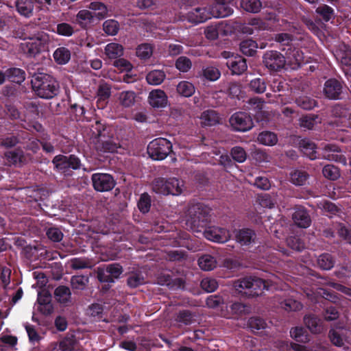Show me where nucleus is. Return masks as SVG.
Returning a JSON list of instances; mask_svg holds the SVG:
<instances>
[{
  "label": "nucleus",
  "instance_id": "obj_1",
  "mask_svg": "<svg viewBox=\"0 0 351 351\" xmlns=\"http://www.w3.org/2000/svg\"><path fill=\"white\" fill-rule=\"evenodd\" d=\"M31 84L34 91L40 98L51 99L59 92V83L53 77L47 73H35L32 76Z\"/></svg>",
  "mask_w": 351,
  "mask_h": 351
},
{
  "label": "nucleus",
  "instance_id": "obj_2",
  "mask_svg": "<svg viewBox=\"0 0 351 351\" xmlns=\"http://www.w3.org/2000/svg\"><path fill=\"white\" fill-rule=\"evenodd\" d=\"M209 213V208L201 203L191 204L186 215V225L191 230L201 232L208 222Z\"/></svg>",
  "mask_w": 351,
  "mask_h": 351
},
{
  "label": "nucleus",
  "instance_id": "obj_3",
  "mask_svg": "<svg viewBox=\"0 0 351 351\" xmlns=\"http://www.w3.org/2000/svg\"><path fill=\"white\" fill-rule=\"evenodd\" d=\"M233 287L239 293H244L250 297L258 296L262 294L264 289H267L265 280L252 276L235 280Z\"/></svg>",
  "mask_w": 351,
  "mask_h": 351
},
{
  "label": "nucleus",
  "instance_id": "obj_4",
  "mask_svg": "<svg viewBox=\"0 0 351 351\" xmlns=\"http://www.w3.org/2000/svg\"><path fill=\"white\" fill-rule=\"evenodd\" d=\"M38 39L29 40L20 45L21 51L29 58H34L45 50L50 39L47 34H41Z\"/></svg>",
  "mask_w": 351,
  "mask_h": 351
},
{
  "label": "nucleus",
  "instance_id": "obj_5",
  "mask_svg": "<svg viewBox=\"0 0 351 351\" xmlns=\"http://www.w3.org/2000/svg\"><path fill=\"white\" fill-rule=\"evenodd\" d=\"M170 141L163 138H158L151 141L147 146V153L154 160H163L171 151Z\"/></svg>",
  "mask_w": 351,
  "mask_h": 351
},
{
  "label": "nucleus",
  "instance_id": "obj_6",
  "mask_svg": "<svg viewBox=\"0 0 351 351\" xmlns=\"http://www.w3.org/2000/svg\"><path fill=\"white\" fill-rule=\"evenodd\" d=\"M263 64L269 71H279L286 64V58L278 51H267L263 56Z\"/></svg>",
  "mask_w": 351,
  "mask_h": 351
},
{
  "label": "nucleus",
  "instance_id": "obj_7",
  "mask_svg": "<svg viewBox=\"0 0 351 351\" xmlns=\"http://www.w3.org/2000/svg\"><path fill=\"white\" fill-rule=\"evenodd\" d=\"M52 162L55 165V168L63 173L69 174L70 169H78L80 168V160L75 155L66 156L63 155L56 156Z\"/></svg>",
  "mask_w": 351,
  "mask_h": 351
},
{
  "label": "nucleus",
  "instance_id": "obj_8",
  "mask_svg": "<svg viewBox=\"0 0 351 351\" xmlns=\"http://www.w3.org/2000/svg\"><path fill=\"white\" fill-rule=\"evenodd\" d=\"M229 123L235 131L246 132L253 127V121L251 116L245 112H237L229 119Z\"/></svg>",
  "mask_w": 351,
  "mask_h": 351
},
{
  "label": "nucleus",
  "instance_id": "obj_9",
  "mask_svg": "<svg viewBox=\"0 0 351 351\" xmlns=\"http://www.w3.org/2000/svg\"><path fill=\"white\" fill-rule=\"evenodd\" d=\"M91 180L94 189L99 192L109 191L116 184L113 177L108 173H94Z\"/></svg>",
  "mask_w": 351,
  "mask_h": 351
},
{
  "label": "nucleus",
  "instance_id": "obj_10",
  "mask_svg": "<svg viewBox=\"0 0 351 351\" xmlns=\"http://www.w3.org/2000/svg\"><path fill=\"white\" fill-rule=\"evenodd\" d=\"M200 233L208 240L217 243H226L230 239L228 230L217 226L205 227Z\"/></svg>",
  "mask_w": 351,
  "mask_h": 351
},
{
  "label": "nucleus",
  "instance_id": "obj_11",
  "mask_svg": "<svg viewBox=\"0 0 351 351\" xmlns=\"http://www.w3.org/2000/svg\"><path fill=\"white\" fill-rule=\"evenodd\" d=\"M236 241L241 246H251L257 243L256 232L250 228L235 230L234 232Z\"/></svg>",
  "mask_w": 351,
  "mask_h": 351
},
{
  "label": "nucleus",
  "instance_id": "obj_12",
  "mask_svg": "<svg viewBox=\"0 0 351 351\" xmlns=\"http://www.w3.org/2000/svg\"><path fill=\"white\" fill-rule=\"evenodd\" d=\"M343 93L341 83L336 79L328 80L324 86V94L329 99H340Z\"/></svg>",
  "mask_w": 351,
  "mask_h": 351
},
{
  "label": "nucleus",
  "instance_id": "obj_13",
  "mask_svg": "<svg viewBox=\"0 0 351 351\" xmlns=\"http://www.w3.org/2000/svg\"><path fill=\"white\" fill-rule=\"evenodd\" d=\"M212 17H213V14L211 5L195 8L188 14L189 21L195 23L204 22Z\"/></svg>",
  "mask_w": 351,
  "mask_h": 351
},
{
  "label": "nucleus",
  "instance_id": "obj_14",
  "mask_svg": "<svg viewBox=\"0 0 351 351\" xmlns=\"http://www.w3.org/2000/svg\"><path fill=\"white\" fill-rule=\"evenodd\" d=\"M292 219L296 226L300 228H306L311 223V217L303 206H297L292 214Z\"/></svg>",
  "mask_w": 351,
  "mask_h": 351
},
{
  "label": "nucleus",
  "instance_id": "obj_15",
  "mask_svg": "<svg viewBox=\"0 0 351 351\" xmlns=\"http://www.w3.org/2000/svg\"><path fill=\"white\" fill-rule=\"evenodd\" d=\"M148 101L153 108H165L168 104V97L164 90L161 89H155L149 93Z\"/></svg>",
  "mask_w": 351,
  "mask_h": 351
},
{
  "label": "nucleus",
  "instance_id": "obj_16",
  "mask_svg": "<svg viewBox=\"0 0 351 351\" xmlns=\"http://www.w3.org/2000/svg\"><path fill=\"white\" fill-rule=\"evenodd\" d=\"M323 158L328 160L346 164V157L340 153L339 147L335 145L328 144L324 146Z\"/></svg>",
  "mask_w": 351,
  "mask_h": 351
},
{
  "label": "nucleus",
  "instance_id": "obj_17",
  "mask_svg": "<svg viewBox=\"0 0 351 351\" xmlns=\"http://www.w3.org/2000/svg\"><path fill=\"white\" fill-rule=\"evenodd\" d=\"M41 34H46L43 31H40L38 29V27L33 23H29L23 26L21 28V32L19 30L16 32V35L20 38H23L24 40H32V39H38V36H40Z\"/></svg>",
  "mask_w": 351,
  "mask_h": 351
},
{
  "label": "nucleus",
  "instance_id": "obj_18",
  "mask_svg": "<svg viewBox=\"0 0 351 351\" xmlns=\"http://www.w3.org/2000/svg\"><path fill=\"white\" fill-rule=\"evenodd\" d=\"M226 65L231 70L233 75H241L247 68L246 60L241 56H235L230 58L226 62Z\"/></svg>",
  "mask_w": 351,
  "mask_h": 351
},
{
  "label": "nucleus",
  "instance_id": "obj_19",
  "mask_svg": "<svg viewBox=\"0 0 351 351\" xmlns=\"http://www.w3.org/2000/svg\"><path fill=\"white\" fill-rule=\"evenodd\" d=\"M127 276V285L132 289L136 288L146 283L144 274L140 269L130 271Z\"/></svg>",
  "mask_w": 351,
  "mask_h": 351
},
{
  "label": "nucleus",
  "instance_id": "obj_20",
  "mask_svg": "<svg viewBox=\"0 0 351 351\" xmlns=\"http://www.w3.org/2000/svg\"><path fill=\"white\" fill-rule=\"evenodd\" d=\"M53 295L56 300L61 304L66 306L71 302V291L66 286L60 285L56 287Z\"/></svg>",
  "mask_w": 351,
  "mask_h": 351
},
{
  "label": "nucleus",
  "instance_id": "obj_21",
  "mask_svg": "<svg viewBox=\"0 0 351 351\" xmlns=\"http://www.w3.org/2000/svg\"><path fill=\"white\" fill-rule=\"evenodd\" d=\"M304 323L308 330L314 334L322 332L324 328L321 320L315 315L308 314L304 317Z\"/></svg>",
  "mask_w": 351,
  "mask_h": 351
},
{
  "label": "nucleus",
  "instance_id": "obj_22",
  "mask_svg": "<svg viewBox=\"0 0 351 351\" xmlns=\"http://www.w3.org/2000/svg\"><path fill=\"white\" fill-rule=\"evenodd\" d=\"M15 8L21 16L29 18L33 15L34 1L33 0H16L15 1Z\"/></svg>",
  "mask_w": 351,
  "mask_h": 351
},
{
  "label": "nucleus",
  "instance_id": "obj_23",
  "mask_svg": "<svg viewBox=\"0 0 351 351\" xmlns=\"http://www.w3.org/2000/svg\"><path fill=\"white\" fill-rule=\"evenodd\" d=\"M335 56L342 65L351 66V49L349 46L345 44L339 45Z\"/></svg>",
  "mask_w": 351,
  "mask_h": 351
},
{
  "label": "nucleus",
  "instance_id": "obj_24",
  "mask_svg": "<svg viewBox=\"0 0 351 351\" xmlns=\"http://www.w3.org/2000/svg\"><path fill=\"white\" fill-rule=\"evenodd\" d=\"M201 123L204 126H213L219 123L221 118L219 114L213 110L204 111L200 117Z\"/></svg>",
  "mask_w": 351,
  "mask_h": 351
},
{
  "label": "nucleus",
  "instance_id": "obj_25",
  "mask_svg": "<svg viewBox=\"0 0 351 351\" xmlns=\"http://www.w3.org/2000/svg\"><path fill=\"white\" fill-rule=\"evenodd\" d=\"M95 19L93 13L87 10H82L76 15V22L82 28H88L91 25Z\"/></svg>",
  "mask_w": 351,
  "mask_h": 351
},
{
  "label": "nucleus",
  "instance_id": "obj_26",
  "mask_svg": "<svg viewBox=\"0 0 351 351\" xmlns=\"http://www.w3.org/2000/svg\"><path fill=\"white\" fill-rule=\"evenodd\" d=\"M299 147L310 159L314 160L317 158L316 145L311 141L306 138L302 139L299 143Z\"/></svg>",
  "mask_w": 351,
  "mask_h": 351
},
{
  "label": "nucleus",
  "instance_id": "obj_27",
  "mask_svg": "<svg viewBox=\"0 0 351 351\" xmlns=\"http://www.w3.org/2000/svg\"><path fill=\"white\" fill-rule=\"evenodd\" d=\"M213 14L214 18H223L230 16L233 10L229 3H215L211 5Z\"/></svg>",
  "mask_w": 351,
  "mask_h": 351
},
{
  "label": "nucleus",
  "instance_id": "obj_28",
  "mask_svg": "<svg viewBox=\"0 0 351 351\" xmlns=\"http://www.w3.org/2000/svg\"><path fill=\"white\" fill-rule=\"evenodd\" d=\"M279 305L287 312L298 311L303 308L302 304L292 297L283 299L279 302Z\"/></svg>",
  "mask_w": 351,
  "mask_h": 351
},
{
  "label": "nucleus",
  "instance_id": "obj_29",
  "mask_svg": "<svg viewBox=\"0 0 351 351\" xmlns=\"http://www.w3.org/2000/svg\"><path fill=\"white\" fill-rule=\"evenodd\" d=\"M247 327L253 332H260L267 327V324L264 319L254 316L248 319Z\"/></svg>",
  "mask_w": 351,
  "mask_h": 351
},
{
  "label": "nucleus",
  "instance_id": "obj_30",
  "mask_svg": "<svg viewBox=\"0 0 351 351\" xmlns=\"http://www.w3.org/2000/svg\"><path fill=\"white\" fill-rule=\"evenodd\" d=\"M6 77L10 82L21 84L25 80V72L19 68H10L6 71Z\"/></svg>",
  "mask_w": 351,
  "mask_h": 351
},
{
  "label": "nucleus",
  "instance_id": "obj_31",
  "mask_svg": "<svg viewBox=\"0 0 351 351\" xmlns=\"http://www.w3.org/2000/svg\"><path fill=\"white\" fill-rule=\"evenodd\" d=\"M198 265L204 271H211L217 267V262L210 254H204L198 258Z\"/></svg>",
  "mask_w": 351,
  "mask_h": 351
},
{
  "label": "nucleus",
  "instance_id": "obj_32",
  "mask_svg": "<svg viewBox=\"0 0 351 351\" xmlns=\"http://www.w3.org/2000/svg\"><path fill=\"white\" fill-rule=\"evenodd\" d=\"M105 54L110 59H117L123 56V47L118 43H109L105 47Z\"/></svg>",
  "mask_w": 351,
  "mask_h": 351
},
{
  "label": "nucleus",
  "instance_id": "obj_33",
  "mask_svg": "<svg viewBox=\"0 0 351 351\" xmlns=\"http://www.w3.org/2000/svg\"><path fill=\"white\" fill-rule=\"evenodd\" d=\"M315 13L324 22H328L335 18V10L326 4H320L316 9Z\"/></svg>",
  "mask_w": 351,
  "mask_h": 351
},
{
  "label": "nucleus",
  "instance_id": "obj_34",
  "mask_svg": "<svg viewBox=\"0 0 351 351\" xmlns=\"http://www.w3.org/2000/svg\"><path fill=\"white\" fill-rule=\"evenodd\" d=\"M177 93L184 97L192 96L195 92L194 85L188 81H181L176 86Z\"/></svg>",
  "mask_w": 351,
  "mask_h": 351
},
{
  "label": "nucleus",
  "instance_id": "obj_35",
  "mask_svg": "<svg viewBox=\"0 0 351 351\" xmlns=\"http://www.w3.org/2000/svg\"><path fill=\"white\" fill-rule=\"evenodd\" d=\"M257 141L264 145L273 146L277 143L278 137L274 132L263 131L258 134Z\"/></svg>",
  "mask_w": 351,
  "mask_h": 351
},
{
  "label": "nucleus",
  "instance_id": "obj_36",
  "mask_svg": "<svg viewBox=\"0 0 351 351\" xmlns=\"http://www.w3.org/2000/svg\"><path fill=\"white\" fill-rule=\"evenodd\" d=\"M168 195H178L182 193L184 182L176 178L167 179Z\"/></svg>",
  "mask_w": 351,
  "mask_h": 351
},
{
  "label": "nucleus",
  "instance_id": "obj_37",
  "mask_svg": "<svg viewBox=\"0 0 351 351\" xmlns=\"http://www.w3.org/2000/svg\"><path fill=\"white\" fill-rule=\"evenodd\" d=\"M166 77L165 72L162 70H154L149 72L146 76L148 84L154 86L162 84Z\"/></svg>",
  "mask_w": 351,
  "mask_h": 351
},
{
  "label": "nucleus",
  "instance_id": "obj_38",
  "mask_svg": "<svg viewBox=\"0 0 351 351\" xmlns=\"http://www.w3.org/2000/svg\"><path fill=\"white\" fill-rule=\"evenodd\" d=\"M317 263L318 266L324 270H330L335 263L333 256L328 253H324L317 258Z\"/></svg>",
  "mask_w": 351,
  "mask_h": 351
},
{
  "label": "nucleus",
  "instance_id": "obj_39",
  "mask_svg": "<svg viewBox=\"0 0 351 351\" xmlns=\"http://www.w3.org/2000/svg\"><path fill=\"white\" fill-rule=\"evenodd\" d=\"M53 58L59 64H65L71 59V51L64 47L58 48L53 53Z\"/></svg>",
  "mask_w": 351,
  "mask_h": 351
},
{
  "label": "nucleus",
  "instance_id": "obj_40",
  "mask_svg": "<svg viewBox=\"0 0 351 351\" xmlns=\"http://www.w3.org/2000/svg\"><path fill=\"white\" fill-rule=\"evenodd\" d=\"M240 5L245 11L250 13H258L262 8L260 0H241Z\"/></svg>",
  "mask_w": 351,
  "mask_h": 351
},
{
  "label": "nucleus",
  "instance_id": "obj_41",
  "mask_svg": "<svg viewBox=\"0 0 351 351\" xmlns=\"http://www.w3.org/2000/svg\"><path fill=\"white\" fill-rule=\"evenodd\" d=\"M88 283V278L84 276H73L71 278V286L75 291L84 290Z\"/></svg>",
  "mask_w": 351,
  "mask_h": 351
},
{
  "label": "nucleus",
  "instance_id": "obj_42",
  "mask_svg": "<svg viewBox=\"0 0 351 351\" xmlns=\"http://www.w3.org/2000/svg\"><path fill=\"white\" fill-rule=\"evenodd\" d=\"M257 47V43L251 39L245 40L240 43L241 51L248 56H253L256 52Z\"/></svg>",
  "mask_w": 351,
  "mask_h": 351
},
{
  "label": "nucleus",
  "instance_id": "obj_43",
  "mask_svg": "<svg viewBox=\"0 0 351 351\" xmlns=\"http://www.w3.org/2000/svg\"><path fill=\"white\" fill-rule=\"evenodd\" d=\"M289 62L293 65V67H299L304 62V56L301 51L298 49L291 50L287 56Z\"/></svg>",
  "mask_w": 351,
  "mask_h": 351
},
{
  "label": "nucleus",
  "instance_id": "obj_44",
  "mask_svg": "<svg viewBox=\"0 0 351 351\" xmlns=\"http://www.w3.org/2000/svg\"><path fill=\"white\" fill-rule=\"evenodd\" d=\"M308 178V174L306 171L301 170H294L290 174L291 182L297 186L305 184Z\"/></svg>",
  "mask_w": 351,
  "mask_h": 351
},
{
  "label": "nucleus",
  "instance_id": "obj_45",
  "mask_svg": "<svg viewBox=\"0 0 351 351\" xmlns=\"http://www.w3.org/2000/svg\"><path fill=\"white\" fill-rule=\"evenodd\" d=\"M153 191L158 194L167 195H168L167 180L162 178L155 179L152 183Z\"/></svg>",
  "mask_w": 351,
  "mask_h": 351
},
{
  "label": "nucleus",
  "instance_id": "obj_46",
  "mask_svg": "<svg viewBox=\"0 0 351 351\" xmlns=\"http://www.w3.org/2000/svg\"><path fill=\"white\" fill-rule=\"evenodd\" d=\"M5 157L10 165H17L23 162V152L21 150L10 151L5 153Z\"/></svg>",
  "mask_w": 351,
  "mask_h": 351
},
{
  "label": "nucleus",
  "instance_id": "obj_47",
  "mask_svg": "<svg viewBox=\"0 0 351 351\" xmlns=\"http://www.w3.org/2000/svg\"><path fill=\"white\" fill-rule=\"evenodd\" d=\"M88 8L94 11H97V13L95 14V16L97 17L99 20H101L106 18L108 15L107 7L104 3L101 2H91L88 5Z\"/></svg>",
  "mask_w": 351,
  "mask_h": 351
},
{
  "label": "nucleus",
  "instance_id": "obj_48",
  "mask_svg": "<svg viewBox=\"0 0 351 351\" xmlns=\"http://www.w3.org/2000/svg\"><path fill=\"white\" fill-rule=\"evenodd\" d=\"M98 97L97 102L105 101L111 95V86L106 82H101L99 84L97 92Z\"/></svg>",
  "mask_w": 351,
  "mask_h": 351
},
{
  "label": "nucleus",
  "instance_id": "obj_49",
  "mask_svg": "<svg viewBox=\"0 0 351 351\" xmlns=\"http://www.w3.org/2000/svg\"><path fill=\"white\" fill-rule=\"evenodd\" d=\"M322 173L324 176L330 180H336L340 177V171L338 167L333 165H327L323 167Z\"/></svg>",
  "mask_w": 351,
  "mask_h": 351
},
{
  "label": "nucleus",
  "instance_id": "obj_50",
  "mask_svg": "<svg viewBox=\"0 0 351 351\" xmlns=\"http://www.w3.org/2000/svg\"><path fill=\"white\" fill-rule=\"evenodd\" d=\"M136 94L134 91L128 90L120 93V103L124 107H130L135 102Z\"/></svg>",
  "mask_w": 351,
  "mask_h": 351
},
{
  "label": "nucleus",
  "instance_id": "obj_51",
  "mask_svg": "<svg viewBox=\"0 0 351 351\" xmlns=\"http://www.w3.org/2000/svg\"><path fill=\"white\" fill-rule=\"evenodd\" d=\"M136 53L141 59H149L153 53V47L148 43L141 44L136 48Z\"/></svg>",
  "mask_w": 351,
  "mask_h": 351
},
{
  "label": "nucleus",
  "instance_id": "obj_52",
  "mask_svg": "<svg viewBox=\"0 0 351 351\" xmlns=\"http://www.w3.org/2000/svg\"><path fill=\"white\" fill-rule=\"evenodd\" d=\"M230 156L233 160L242 163L247 158V153L245 149L240 146L233 147L230 150Z\"/></svg>",
  "mask_w": 351,
  "mask_h": 351
},
{
  "label": "nucleus",
  "instance_id": "obj_53",
  "mask_svg": "<svg viewBox=\"0 0 351 351\" xmlns=\"http://www.w3.org/2000/svg\"><path fill=\"white\" fill-rule=\"evenodd\" d=\"M103 29L108 35L114 36L119 30V24L114 19L106 20L103 23Z\"/></svg>",
  "mask_w": 351,
  "mask_h": 351
},
{
  "label": "nucleus",
  "instance_id": "obj_54",
  "mask_svg": "<svg viewBox=\"0 0 351 351\" xmlns=\"http://www.w3.org/2000/svg\"><path fill=\"white\" fill-rule=\"evenodd\" d=\"M318 116L313 114L303 116L300 119V125L301 127L311 130L318 122Z\"/></svg>",
  "mask_w": 351,
  "mask_h": 351
},
{
  "label": "nucleus",
  "instance_id": "obj_55",
  "mask_svg": "<svg viewBox=\"0 0 351 351\" xmlns=\"http://www.w3.org/2000/svg\"><path fill=\"white\" fill-rule=\"evenodd\" d=\"M230 312L235 315L247 314L250 312V306L241 302H234L230 306Z\"/></svg>",
  "mask_w": 351,
  "mask_h": 351
},
{
  "label": "nucleus",
  "instance_id": "obj_56",
  "mask_svg": "<svg viewBox=\"0 0 351 351\" xmlns=\"http://www.w3.org/2000/svg\"><path fill=\"white\" fill-rule=\"evenodd\" d=\"M249 87L254 93L261 94L266 90V84L263 79L257 77L250 81Z\"/></svg>",
  "mask_w": 351,
  "mask_h": 351
},
{
  "label": "nucleus",
  "instance_id": "obj_57",
  "mask_svg": "<svg viewBox=\"0 0 351 351\" xmlns=\"http://www.w3.org/2000/svg\"><path fill=\"white\" fill-rule=\"evenodd\" d=\"M290 334L291 337L297 341L306 342L308 341L306 330L302 327H295L291 328Z\"/></svg>",
  "mask_w": 351,
  "mask_h": 351
},
{
  "label": "nucleus",
  "instance_id": "obj_58",
  "mask_svg": "<svg viewBox=\"0 0 351 351\" xmlns=\"http://www.w3.org/2000/svg\"><path fill=\"white\" fill-rule=\"evenodd\" d=\"M295 102L298 106L304 110H311L316 106L315 100L307 96L298 97Z\"/></svg>",
  "mask_w": 351,
  "mask_h": 351
},
{
  "label": "nucleus",
  "instance_id": "obj_59",
  "mask_svg": "<svg viewBox=\"0 0 351 351\" xmlns=\"http://www.w3.org/2000/svg\"><path fill=\"white\" fill-rule=\"evenodd\" d=\"M176 320L185 325H189L194 321V315L189 310H182L178 313Z\"/></svg>",
  "mask_w": 351,
  "mask_h": 351
},
{
  "label": "nucleus",
  "instance_id": "obj_60",
  "mask_svg": "<svg viewBox=\"0 0 351 351\" xmlns=\"http://www.w3.org/2000/svg\"><path fill=\"white\" fill-rule=\"evenodd\" d=\"M202 289L208 293L215 291L218 287V283L215 279L205 278L202 280L200 283Z\"/></svg>",
  "mask_w": 351,
  "mask_h": 351
},
{
  "label": "nucleus",
  "instance_id": "obj_61",
  "mask_svg": "<svg viewBox=\"0 0 351 351\" xmlns=\"http://www.w3.org/2000/svg\"><path fill=\"white\" fill-rule=\"evenodd\" d=\"M101 142H98V145L97 147V149L104 152H114L117 151L118 146L117 143H113L110 140L108 141H102Z\"/></svg>",
  "mask_w": 351,
  "mask_h": 351
},
{
  "label": "nucleus",
  "instance_id": "obj_62",
  "mask_svg": "<svg viewBox=\"0 0 351 351\" xmlns=\"http://www.w3.org/2000/svg\"><path fill=\"white\" fill-rule=\"evenodd\" d=\"M151 206V199L148 194L143 193L141 195L138 202V207L141 212L147 213L149 212Z\"/></svg>",
  "mask_w": 351,
  "mask_h": 351
},
{
  "label": "nucleus",
  "instance_id": "obj_63",
  "mask_svg": "<svg viewBox=\"0 0 351 351\" xmlns=\"http://www.w3.org/2000/svg\"><path fill=\"white\" fill-rule=\"evenodd\" d=\"M106 268L113 280L119 278L123 271V267L117 263L107 265Z\"/></svg>",
  "mask_w": 351,
  "mask_h": 351
},
{
  "label": "nucleus",
  "instance_id": "obj_64",
  "mask_svg": "<svg viewBox=\"0 0 351 351\" xmlns=\"http://www.w3.org/2000/svg\"><path fill=\"white\" fill-rule=\"evenodd\" d=\"M192 66L191 61L185 56H180L176 62V67L182 72H187Z\"/></svg>",
  "mask_w": 351,
  "mask_h": 351
}]
</instances>
